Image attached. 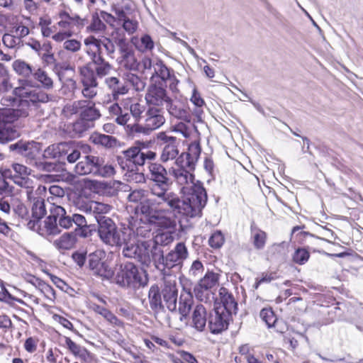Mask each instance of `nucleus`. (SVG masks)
<instances>
[{
  "mask_svg": "<svg viewBox=\"0 0 363 363\" xmlns=\"http://www.w3.org/2000/svg\"><path fill=\"white\" fill-rule=\"evenodd\" d=\"M195 167L189 162L177 159L174 166L169 169L170 174L184 196L183 199L179 198V203L169 206L175 214L190 218L200 216L207 203V193L203 184L195 181Z\"/></svg>",
  "mask_w": 363,
  "mask_h": 363,
  "instance_id": "nucleus-1",
  "label": "nucleus"
},
{
  "mask_svg": "<svg viewBox=\"0 0 363 363\" xmlns=\"http://www.w3.org/2000/svg\"><path fill=\"white\" fill-rule=\"evenodd\" d=\"M160 206L157 199L145 200L138 206L136 209L140 218L129 223L127 228L130 230V235H134L135 239L147 238L156 227L167 229L173 226L172 220L165 215V211L160 208Z\"/></svg>",
  "mask_w": 363,
  "mask_h": 363,
  "instance_id": "nucleus-2",
  "label": "nucleus"
},
{
  "mask_svg": "<svg viewBox=\"0 0 363 363\" xmlns=\"http://www.w3.org/2000/svg\"><path fill=\"white\" fill-rule=\"evenodd\" d=\"M146 164L148 169L147 177L153 183L150 193L157 198L159 204L166 203L169 207L179 203V197L169 191L172 182L167 169L157 162H147Z\"/></svg>",
  "mask_w": 363,
  "mask_h": 363,
  "instance_id": "nucleus-3",
  "label": "nucleus"
},
{
  "mask_svg": "<svg viewBox=\"0 0 363 363\" xmlns=\"http://www.w3.org/2000/svg\"><path fill=\"white\" fill-rule=\"evenodd\" d=\"M114 280L118 286L133 290L145 287L148 283V278L138 267L130 262L120 264L114 276Z\"/></svg>",
  "mask_w": 363,
  "mask_h": 363,
  "instance_id": "nucleus-4",
  "label": "nucleus"
},
{
  "mask_svg": "<svg viewBox=\"0 0 363 363\" xmlns=\"http://www.w3.org/2000/svg\"><path fill=\"white\" fill-rule=\"evenodd\" d=\"M75 172L80 175L92 174L96 177L109 178L115 173V167L111 164L105 163L103 157L86 155L75 166Z\"/></svg>",
  "mask_w": 363,
  "mask_h": 363,
  "instance_id": "nucleus-5",
  "label": "nucleus"
},
{
  "mask_svg": "<svg viewBox=\"0 0 363 363\" xmlns=\"http://www.w3.org/2000/svg\"><path fill=\"white\" fill-rule=\"evenodd\" d=\"M18 82L19 86L13 89V93L19 101L26 102L29 108L30 104L35 105L49 101V96L45 92L32 89L35 84L31 79H19Z\"/></svg>",
  "mask_w": 363,
  "mask_h": 363,
  "instance_id": "nucleus-6",
  "label": "nucleus"
},
{
  "mask_svg": "<svg viewBox=\"0 0 363 363\" xmlns=\"http://www.w3.org/2000/svg\"><path fill=\"white\" fill-rule=\"evenodd\" d=\"M124 158L119 161V164L123 169L133 172L138 171L139 166L145 164V161L154 160L156 153L153 151L143 150L138 147H131L123 152Z\"/></svg>",
  "mask_w": 363,
  "mask_h": 363,
  "instance_id": "nucleus-7",
  "label": "nucleus"
},
{
  "mask_svg": "<svg viewBox=\"0 0 363 363\" xmlns=\"http://www.w3.org/2000/svg\"><path fill=\"white\" fill-rule=\"evenodd\" d=\"M118 34V37L115 38V43L118 48L119 56L117 58L118 64L127 70H138L139 62H138L134 50L132 46L127 41L124 35L121 33L120 28H116L113 34Z\"/></svg>",
  "mask_w": 363,
  "mask_h": 363,
  "instance_id": "nucleus-8",
  "label": "nucleus"
},
{
  "mask_svg": "<svg viewBox=\"0 0 363 363\" xmlns=\"http://www.w3.org/2000/svg\"><path fill=\"white\" fill-rule=\"evenodd\" d=\"M72 225V216H66V211L61 206L53 203L50 207V215L45 220V227L49 234L60 233V228L67 229Z\"/></svg>",
  "mask_w": 363,
  "mask_h": 363,
  "instance_id": "nucleus-9",
  "label": "nucleus"
},
{
  "mask_svg": "<svg viewBox=\"0 0 363 363\" xmlns=\"http://www.w3.org/2000/svg\"><path fill=\"white\" fill-rule=\"evenodd\" d=\"M31 169L26 166L13 163L11 169H6L3 176L5 177H11L13 182L21 187L26 189L28 199H32L33 181L29 178Z\"/></svg>",
  "mask_w": 363,
  "mask_h": 363,
  "instance_id": "nucleus-10",
  "label": "nucleus"
},
{
  "mask_svg": "<svg viewBox=\"0 0 363 363\" xmlns=\"http://www.w3.org/2000/svg\"><path fill=\"white\" fill-rule=\"evenodd\" d=\"M113 38L103 36L101 38H97L93 35L88 36L84 40V43L86 47L85 52H95L103 55L104 50L106 55L111 59L115 57L116 52V43L115 38L118 37V34L116 33H111Z\"/></svg>",
  "mask_w": 363,
  "mask_h": 363,
  "instance_id": "nucleus-11",
  "label": "nucleus"
},
{
  "mask_svg": "<svg viewBox=\"0 0 363 363\" xmlns=\"http://www.w3.org/2000/svg\"><path fill=\"white\" fill-rule=\"evenodd\" d=\"M189 257V251L185 243L179 242L166 255H160L157 267L161 270L172 269L181 266Z\"/></svg>",
  "mask_w": 363,
  "mask_h": 363,
  "instance_id": "nucleus-12",
  "label": "nucleus"
},
{
  "mask_svg": "<svg viewBox=\"0 0 363 363\" xmlns=\"http://www.w3.org/2000/svg\"><path fill=\"white\" fill-rule=\"evenodd\" d=\"M150 79V83L161 82L163 85L169 86L172 92L177 91L179 80L177 79L174 70L167 67L161 60H155Z\"/></svg>",
  "mask_w": 363,
  "mask_h": 363,
  "instance_id": "nucleus-13",
  "label": "nucleus"
},
{
  "mask_svg": "<svg viewBox=\"0 0 363 363\" xmlns=\"http://www.w3.org/2000/svg\"><path fill=\"white\" fill-rule=\"evenodd\" d=\"M157 139L162 147L160 161L167 163L178 158L180 155L179 150V140L174 136L168 135L165 132H160Z\"/></svg>",
  "mask_w": 363,
  "mask_h": 363,
  "instance_id": "nucleus-14",
  "label": "nucleus"
},
{
  "mask_svg": "<svg viewBox=\"0 0 363 363\" xmlns=\"http://www.w3.org/2000/svg\"><path fill=\"white\" fill-rule=\"evenodd\" d=\"M161 290L164 307L169 311H176L178 298V288L176 277L172 275L164 277Z\"/></svg>",
  "mask_w": 363,
  "mask_h": 363,
  "instance_id": "nucleus-15",
  "label": "nucleus"
},
{
  "mask_svg": "<svg viewBox=\"0 0 363 363\" xmlns=\"http://www.w3.org/2000/svg\"><path fill=\"white\" fill-rule=\"evenodd\" d=\"M167 86L161 82H152L147 86L145 100L148 107H163L170 96L166 90Z\"/></svg>",
  "mask_w": 363,
  "mask_h": 363,
  "instance_id": "nucleus-16",
  "label": "nucleus"
},
{
  "mask_svg": "<svg viewBox=\"0 0 363 363\" xmlns=\"http://www.w3.org/2000/svg\"><path fill=\"white\" fill-rule=\"evenodd\" d=\"M79 74L81 77L80 82L82 84V94L86 100L94 99L98 93L99 82L97 79L94 77L93 69L90 65H85L79 67Z\"/></svg>",
  "mask_w": 363,
  "mask_h": 363,
  "instance_id": "nucleus-17",
  "label": "nucleus"
},
{
  "mask_svg": "<svg viewBox=\"0 0 363 363\" xmlns=\"http://www.w3.org/2000/svg\"><path fill=\"white\" fill-rule=\"evenodd\" d=\"M9 149L24 157L28 164H37L36 159L39 157L40 152V143L35 141L23 142L19 140L10 145Z\"/></svg>",
  "mask_w": 363,
  "mask_h": 363,
  "instance_id": "nucleus-18",
  "label": "nucleus"
},
{
  "mask_svg": "<svg viewBox=\"0 0 363 363\" xmlns=\"http://www.w3.org/2000/svg\"><path fill=\"white\" fill-rule=\"evenodd\" d=\"M72 110L79 113L80 118L86 122H93L101 116L100 111L96 107L95 102L91 100H78L73 103Z\"/></svg>",
  "mask_w": 363,
  "mask_h": 363,
  "instance_id": "nucleus-19",
  "label": "nucleus"
},
{
  "mask_svg": "<svg viewBox=\"0 0 363 363\" xmlns=\"http://www.w3.org/2000/svg\"><path fill=\"white\" fill-rule=\"evenodd\" d=\"M231 315L223 309L214 308L209 314L208 327L213 334H218L226 330L228 327Z\"/></svg>",
  "mask_w": 363,
  "mask_h": 363,
  "instance_id": "nucleus-20",
  "label": "nucleus"
},
{
  "mask_svg": "<svg viewBox=\"0 0 363 363\" xmlns=\"http://www.w3.org/2000/svg\"><path fill=\"white\" fill-rule=\"evenodd\" d=\"M103 254L101 251H96L89 254L88 257L89 267L94 274L109 279L113 277V272L106 262L101 261Z\"/></svg>",
  "mask_w": 363,
  "mask_h": 363,
  "instance_id": "nucleus-21",
  "label": "nucleus"
},
{
  "mask_svg": "<svg viewBox=\"0 0 363 363\" xmlns=\"http://www.w3.org/2000/svg\"><path fill=\"white\" fill-rule=\"evenodd\" d=\"M91 61L86 65H90L93 69L94 77L96 79L103 78L108 75L113 69V65L106 61L104 55L96 54L95 52H86Z\"/></svg>",
  "mask_w": 363,
  "mask_h": 363,
  "instance_id": "nucleus-22",
  "label": "nucleus"
},
{
  "mask_svg": "<svg viewBox=\"0 0 363 363\" xmlns=\"http://www.w3.org/2000/svg\"><path fill=\"white\" fill-rule=\"evenodd\" d=\"M183 284V290L180 294L178 311L182 317L180 320L186 318L194 306V298L191 293V283L186 280Z\"/></svg>",
  "mask_w": 363,
  "mask_h": 363,
  "instance_id": "nucleus-23",
  "label": "nucleus"
},
{
  "mask_svg": "<svg viewBox=\"0 0 363 363\" xmlns=\"http://www.w3.org/2000/svg\"><path fill=\"white\" fill-rule=\"evenodd\" d=\"M144 117V121L151 132L160 128L166 121L162 108L148 107Z\"/></svg>",
  "mask_w": 363,
  "mask_h": 363,
  "instance_id": "nucleus-24",
  "label": "nucleus"
},
{
  "mask_svg": "<svg viewBox=\"0 0 363 363\" xmlns=\"http://www.w3.org/2000/svg\"><path fill=\"white\" fill-rule=\"evenodd\" d=\"M130 238V230L127 228L115 229L111 230L110 233L105 235L101 240L106 245L111 246L121 247L127 241L128 238Z\"/></svg>",
  "mask_w": 363,
  "mask_h": 363,
  "instance_id": "nucleus-25",
  "label": "nucleus"
},
{
  "mask_svg": "<svg viewBox=\"0 0 363 363\" xmlns=\"http://www.w3.org/2000/svg\"><path fill=\"white\" fill-rule=\"evenodd\" d=\"M164 106L171 116L190 123L191 116L186 106L180 101L173 100L170 97Z\"/></svg>",
  "mask_w": 363,
  "mask_h": 363,
  "instance_id": "nucleus-26",
  "label": "nucleus"
},
{
  "mask_svg": "<svg viewBox=\"0 0 363 363\" xmlns=\"http://www.w3.org/2000/svg\"><path fill=\"white\" fill-rule=\"evenodd\" d=\"M105 84L115 101H118L121 96L125 95L129 91L125 81H122L116 77L106 78Z\"/></svg>",
  "mask_w": 363,
  "mask_h": 363,
  "instance_id": "nucleus-27",
  "label": "nucleus"
},
{
  "mask_svg": "<svg viewBox=\"0 0 363 363\" xmlns=\"http://www.w3.org/2000/svg\"><path fill=\"white\" fill-rule=\"evenodd\" d=\"M16 106V108H7L1 112L4 118L11 123L20 118H25L29 115L30 108L27 107L26 102H21L18 100Z\"/></svg>",
  "mask_w": 363,
  "mask_h": 363,
  "instance_id": "nucleus-28",
  "label": "nucleus"
},
{
  "mask_svg": "<svg viewBox=\"0 0 363 363\" xmlns=\"http://www.w3.org/2000/svg\"><path fill=\"white\" fill-rule=\"evenodd\" d=\"M207 322V311L203 304L194 306L191 315V325L196 330L203 331Z\"/></svg>",
  "mask_w": 363,
  "mask_h": 363,
  "instance_id": "nucleus-29",
  "label": "nucleus"
},
{
  "mask_svg": "<svg viewBox=\"0 0 363 363\" xmlns=\"http://www.w3.org/2000/svg\"><path fill=\"white\" fill-rule=\"evenodd\" d=\"M220 304L216 306L217 308L223 309V312L229 313L230 315L236 313L238 311V303L235 301L232 294L228 293L226 289H220Z\"/></svg>",
  "mask_w": 363,
  "mask_h": 363,
  "instance_id": "nucleus-30",
  "label": "nucleus"
},
{
  "mask_svg": "<svg viewBox=\"0 0 363 363\" xmlns=\"http://www.w3.org/2000/svg\"><path fill=\"white\" fill-rule=\"evenodd\" d=\"M148 300L150 308L153 311L159 313L164 311V305L163 304L162 290L157 284H153L150 286L148 291Z\"/></svg>",
  "mask_w": 363,
  "mask_h": 363,
  "instance_id": "nucleus-31",
  "label": "nucleus"
},
{
  "mask_svg": "<svg viewBox=\"0 0 363 363\" xmlns=\"http://www.w3.org/2000/svg\"><path fill=\"white\" fill-rule=\"evenodd\" d=\"M59 18L60 21L57 23L59 27L65 30H72L74 26L83 25V19L79 16H70L66 11H61L59 13Z\"/></svg>",
  "mask_w": 363,
  "mask_h": 363,
  "instance_id": "nucleus-32",
  "label": "nucleus"
},
{
  "mask_svg": "<svg viewBox=\"0 0 363 363\" xmlns=\"http://www.w3.org/2000/svg\"><path fill=\"white\" fill-rule=\"evenodd\" d=\"M77 241L74 232L65 233L53 242L54 246L59 250H69L74 247Z\"/></svg>",
  "mask_w": 363,
  "mask_h": 363,
  "instance_id": "nucleus-33",
  "label": "nucleus"
},
{
  "mask_svg": "<svg viewBox=\"0 0 363 363\" xmlns=\"http://www.w3.org/2000/svg\"><path fill=\"white\" fill-rule=\"evenodd\" d=\"M20 136L19 131L8 121L0 122V143H6Z\"/></svg>",
  "mask_w": 363,
  "mask_h": 363,
  "instance_id": "nucleus-34",
  "label": "nucleus"
},
{
  "mask_svg": "<svg viewBox=\"0 0 363 363\" xmlns=\"http://www.w3.org/2000/svg\"><path fill=\"white\" fill-rule=\"evenodd\" d=\"M201 152V145L199 141L191 143L188 148V152H184L180 154L177 159L184 160V162H189L193 166L196 167Z\"/></svg>",
  "mask_w": 363,
  "mask_h": 363,
  "instance_id": "nucleus-35",
  "label": "nucleus"
},
{
  "mask_svg": "<svg viewBox=\"0 0 363 363\" xmlns=\"http://www.w3.org/2000/svg\"><path fill=\"white\" fill-rule=\"evenodd\" d=\"M109 115L116 116V122L121 125H126L130 120V113L128 109L122 108L118 103L111 104L108 107Z\"/></svg>",
  "mask_w": 363,
  "mask_h": 363,
  "instance_id": "nucleus-36",
  "label": "nucleus"
},
{
  "mask_svg": "<svg viewBox=\"0 0 363 363\" xmlns=\"http://www.w3.org/2000/svg\"><path fill=\"white\" fill-rule=\"evenodd\" d=\"M67 147L69 145L67 143L51 145L45 150L43 156L45 158L60 159L67 153Z\"/></svg>",
  "mask_w": 363,
  "mask_h": 363,
  "instance_id": "nucleus-37",
  "label": "nucleus"
},
{
  "mask_svg": "<svg viewBox=\"0 0 363 363\" xmlns=\"http://www.w3.org/2000/svg\"><path fill=\"white\" fill-rule=\"evenodd\" d=\"M90 140L94 144L106 148L114 147L117 145V139L115 137L96 132L91 135Z\"/></svg>",
  "mask_w": 363,
  "mask_h": 363,
  "instance_id": "nucleus-38",
  "label": "nucleus"
},
{
  "mask_svg": "<svg viewBox=\"0 0 363 363\" xmlns=\"http://www.w3.org/2000/svg\"><path fill=\"white\" fill-rule=\"evenodd\" d=\"M132 258L137 259L142 264H147L150 262L149 250L145 242L139 243L137 239H135L134 253Z\"/></svg>",
  "mask_w": 363,
  "mask_h": 363,
  "instance_id": "nucleus-39",
  "label": "nucleus"
},
{
  "mask_svg": "<svg viewBox=\"0 0 363 363\" xmlns=\"http://www.w3.org/2000/svg\"><path fill=\"white\" fill-rule=\"evenodd\" d=\"M30 201H33L32 206V216L35 220L41 219L46 214V209L45 205V200L41 197H35L34 196V193L33 192L32 199H28Z\"/></svg>",
  "mask_w": 363,
  "mask_h": 363,
  "instance_id": "nucleus-40",
  "label": "nucleus"
},
{
  "mask_svg": "<svg viewBox=\"0 0 363 363\" xmlns=\"http://www.w3.org/2000/svg\"><path fill=\"white\" fill-rule=\"evenodd\" d=\"M13 70L18 75L24 77V79H30L31 76H33V69L32 67L23 60H16L12 64Z\"/></svg>",
  "mask_w": 363,
  "mask_h": 363,
  "instance_id": "nucleus-41",
  "label": "nucleus"
},
{
  "mask_svg": "<svg viewBox=\"0 0 363 363\" xmlns=\"http://www.w3.org/2000/svg\"><path fill=\"white\" fill-rule=\"evenodd\" d=\"M251 238L254 247L257 250H262L264 247L267 240V233L256 227L254 225H251Z\"/></svg>",
  "mask_w": 363,
  "mask_h": 363,
  "instance_id": "nucleus-42",
  "label": "nucleus"
},
{
  "mask_svg": "<svg viewBox=\"0 0 363 363\" xmlns=\"http://www.w3.org/2000/svg\"><path fill=\"white\" fill-rule=\"evenodd\" d=\"M93 310L102 315L111 324L116 326H122L123 322L120 320L111 311L108 309L101 306L97 304H94L92 306Z\"/></svg>",
  "mask_w": 363,
  "mask_h": 363,
  "instance_id": "nucleus-43",
  "label": "nucleus"
},
{
  "mask_svg": "<svg viewBox=\"0 0 363 363\" xmlns=\"http://www.w3.org/2000/svg\"><path fill=\"white\" fill-rule=\"evenodd\" d=\"M96 222L98 223V233L100 238L115 229L116 226L113 220L108 216L99 217Z\"/></svg>",
  "mask_w": 363,
  "mask_h": 363,
  "instance_id": "nucleus-44",
  "label": "nucleus"
},
{
  "mask_svg": "<svg viewBox=\"0 0 363 363\" xmlns=\"http://www.w3.org/2000/svg\"><path fill=\"white\" fill-rule=\"evenodd\" d=\"M65 344L74 356L78 357L82 360H86L89 357V353L87 350L75 343L69 337H66Z\"/></svg>",
  "mask_w": 363,
  "mask_h": 363,
  "instance_id": "nucleus-45",
  "label": "nucleus"
},
{
  "mask_svg": "<svg viewBox=\"0 0 363 363\" xmlns=\"http://www.w3.org/2000/svg\"><path fill=\"white\" fill-rule=\"evenodd\" d=\"M34 79L38 82L45 89H51L53 87V81L48 74L41 68H38L33 72Z\"/></svg>",
  "mask_w": 363,
  "mask_h": 363,
  "instance_id": "nucleus-46",
  "label": "nucleus"
},
{
  "mask_svg": "<svg viewBox=\"0 0 363 363\" xmlns=\"http://www.w3.org/2000/svg\"><path fill=\"white\" fill-rule=\"evenodd\" d=\"M106 30V24L102 21L98 12L91 15L90 24L86 27V31L89 33H101Z\"/></svg>",
  "mask_w": 363,
  "mask_h": 363,
  "instance_id": "nucleus-47",
  "label": "nucleus"
},
{
  "mask_svg": "<svg viewBox=\"0 0 363 363\" xmlns=\"http://www.w3.org/2000/svg\"><path fill=\"white\" fill-rule=\"evenodd\" d=\"M125 82L129 83L138 92L144 91L146 86V80L138 75L133 73L125 74Z\"/></svg>",
  "mask_w": 363,
  "mask_h": 363,
  "instance_id": "nucleus-48",
  "label": "nucleus"
},
{
  "mask_svg": "<svg viewBox=\"0 0 363 363\" xmlns=\"http://www.w3.org/2000/svg\"><path fill=\"white\" fill-rule=\"evenodd\" d=\"M91 205V214L94 215L96 220H98L99 217H106L105 214L109 213L111 210L110 205L101 202L92 201Z\"/></svg>",
  "mask_w": 363,
  "mask_h": 363,
  "instance_id": "nucleus-49",
  "label": "nucleus"
},
{
  "mask_svg": "<svg viewBox=\"0 0 363 363\" xmlns=\"http://www.w3.org/2000/svg\"><path fill=\"white\" fill-rule=\"evenodd\" d=\"M129 133L133 137L140 136V135H149L151 130L147 128V125L144 122L143 124L135 123L133 124H126Z\"/></svg>",
  "mask_w": 363,
  "mask_h": 363,
  "instance_id": "nucleus-50",
  "label": "nucleus"
},
{
  "mask_svg": "<svg viewBox=\"0 0 363 363\" xmlns=\"http://www.w3.org/2000/svg\"><path fill=\"white\" fill-rule=\"evenodd\" d=\"M2 42L6 47L10 49L19 48L23 45V40L13 33H5L3 35Z\"/></svg>",
  "mask_w": 363,
  "mask_h": 363,
  "instance_id": "nucleus-51",
  "label": "nucleus"
},
{
  "mask_svg": "<svg viewBox=\"0 0 363 363\" xmlns=\"http://www.w3.org/2000/svg\"><path fill=\"white\" fill-rule=\"evenodd\" d=\"M218 281V277L217 274L213 272H208L197 284L211 290L216 285Z\"/></svg>",
  "mask_w": 363,
  "mask_h": 363,
  "instance_id": "nucleus-52",
  "label": "nucleus"
},
{
  "mask_svg": "<svg viewBox=\"0 0 363 363\" xmlns=\"http://www.w3.org/2000/svg\"><path fill=\"white\" fill-rule=\"evenodd\" d=\"M130 9V6L128 4H113L111 6V11L114 12L117 17L118 21L121 22L129 18L128 16V14Z\"/></svg>",
  "mask_w": 363,
  "mask_h": 363,
  "instance_id": "nucleus-53",
  "label": "nucleus"
},
{
  "mask_svg": "<svg viewBox=\"0 0 363 363\" xmlns=\"http://www.w3.org/2000/svg\"><path fill=\"white\" fill-rule=\"evenodd\" d=\"M259 315L268 328L274 326L277 321V317L271 308H263L260 311Z\"/></svg>",
  "mask_w": 363,
  "mask_h": 363,
  "instance_id": "nucleus-54",
  "label": "nucleus"
},
{
  "mask_svg": "<svg viewBox=\"0 0 363 363\" xmlns=\"http://www.w3.org/2000/svg\"><path fill=\"white\" fill-rule=\"evenodd\" d=\"M49 191L52 195L51 197L48 199V201L50 202V206H52L53 203L57 204V200H58L60 198H62L65 194V190L57 185L50 186L49 188Z\"/></svg>",
  "mask_w": 363,
  "mask_h": 363,
  "instance_id": "nucleus-55",
  "label": "nucleus"
},
{
  "mask_svg": "<svg viewBox=\"0 0 363 363\" xmlns=\"http://www.w3.org/2000/svg\"><path fill=\"white\" fill-rule=\"evenodd\" d=\"M310 253L305 248H298L293 255V261L300 265L304 264L309 259Z\"/></svg>",
  "mask_w": 363,
  "mask_h": 363,
  "instance_id": "nucleus-56",
  "label": "nucleus"
},
{
  "mask_svg": "<svg viewBox=\"0 0 363 363\" xmlns=\"http://www.w3.org/2000/svg\"><path fill=\"white\" fill-rule=\"evenodd\" d=\"M26 45L35 50L39 55H41L42 52H49L52 49L49 43L41 45L39 41L33 38L29 39Z\"/></svg>",
  "mask_w": 363,
  "mask_h": 363,
  "instance_id": "nucleus-57",
  "label": "nucleus"
},
{
  "mask_svg": "<svg viewBox=\"0 0 363 363\" xmlns=\"http://www.w3.org/2000/svg\"><path fill=\"white\" fill-rule=\"evenodd\" d=\"M154 42L150 35L145 34L141 36L138 50L143 52L151 51L154 48Z\"/></svg>",
  "mask_w": 363,
  "mask_h": 363,
  "instance_id": "nucleus-58",
  "label": "nucleus"
},
{
  "mask_svg": "<svg viewBox=\"0 0 363 363\" xmlns=\"http://www.w3.org/2000/svg\"><path fill=\"white\" fill-rule=\"evenodd\" d=\"M145 191L143 189H136L133 191L129 194L128 199L129 201L138 203L140 202L138 206L141 205V203L145 200L152 199V198H145ZM153 199H157V198H154Z\"/></svg>",
  "mask_w": 363,
  "mask_h": 363,
  "instance_id": "nucleus-59",
  "label": "nucleus"
},
{
  "mask_svg": "<svg viewBox=\"0 0 363 363\" xmlns=\"http://www.w3.org/2000/svg\"><path fill=\"white\" fill-rule=\"evenodd\" d=\"M194 292L196 298L201 301L206 302L211 296V291L199 284L194 287Z\"/></svg>",
  "mask_w": 363,
  "mask_h": 363,
  "instance_id": "nucleus-60",
  "label": "nucleus"
},
{
  "mask_svg": "<svg viewBox=\"0 0 363 363\" xmlns=\"http://www.w3.org/2000/svg\"><path fill=\"white\" fill-rule=\"evenodd\" d=\"M154 239L156 245L166 246L174 240V237L170 232L166 231L157 233Z\"/></svg>",
  "mask_w": 363,
  "mask_h": 363,
  "instance_id": "nucleus-61",
  "label": "nucleus"
},
{
  "mask_svg": "<svg viewBox=\"0 0 363 363\" xmlns=\"http://www.w3.org/2000/svg\"><path fill=\"white\" fill-rule=\"evenodd\" d=\"M172 130L179 133L185 138H188L191 134V125L179 122L172 127Z\"/></svg>",
  "mask_w": 363,
  "mask_h": 363,
  "instance_id": "nucleus-62",
  "label": "nucleus"
},
{
  "mask_svg": "<svg viewBox=\"0 0 363 363\" xmlns=\"http://www.w3.org/2000/svg\"><path fill=\"white\" fill-rule=\"evenodd\" d=\"M209 245L213 248H220L224 243V237L220 231H216L211 235L208 240Z\"/></svg>",
  "mask_w": 363,
  "mask_h": 363,
  "instance_id": "nucleus-63",
  "label": "nucleus"
},
{
  "mask_svg": "<svg viewBox=\"0 0 363 363\" xmlns=\"http://www.w3.org/2000/svg\"><path fill=\"white\" fill-rule=\"evenodd\" d=\"M128 240L125 242L123 245V255L128 258H132L134 253V245L135 242V238L134 235H130V238L127 239Z\"/></svg>",
  "mask_w": 363,
  "mask_h": 363,
  "instance_id": "nucleus-64",
  "label": "nucleus"
}]
</instances>
